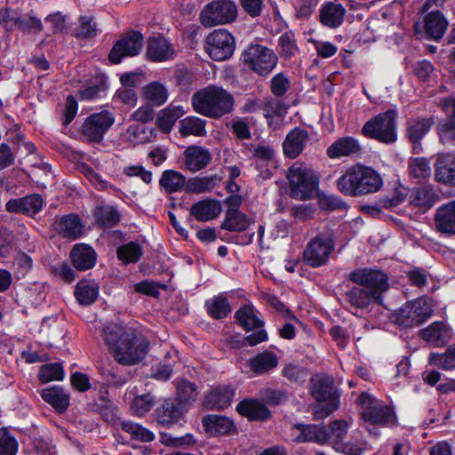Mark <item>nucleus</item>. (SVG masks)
<instances>
[{
    "label": "nucleus",
    "mask_w": 455,
    "mask_h": 455,
    "mask_svg": "<svg viewBox=\"0 0 455 455\" xmlns=\"http://www.w3.org/2000/svg\"><path fill=\"white\" fill-rule=\"evenodd\" d=\"M103 340L114 359L120 364L140 363L148 355L149 343L141 334L127 331L119 323H108L102 329Z\"/></svg>",
    "instance_id": "f257e3e1"
},
{
    "label": "nucleus",
    "mask_w": 455,
    "mask_h": 455,
    "mask_svg": "<svg viewBox=\"0 0 455 455\" xmlns=\"http://www.w3.org/2000/svg\"><path fill=\"white\" fill-rule=\"evenodd\" d=\"M194 110L210 118H219L234 108L233 96L222 87L210 85L196 92L191 97Z\"/></svg>",
    "instance_id": "f03ea898"
},
{
    "label": "nucleus",
    "mask_w": 455,
    "mask_h": 455,
    "mask_svg": "<svg viewBox=\"0 0 455 455\" xmlns=\"http://www.w3.org/2000/svg\"><path fill=\"white\" fill-rule=\"evenodd\" d=\"M290 196L306 201L315 197L319 187V176L311 168L300 163L293 164L288 171Z\"/></svg>",
    "instance_id": "7ed1b4c3"
},
{
    "label": "nucleus",
    "mask_w": 455,
    "mask_h": 455,
    "mask_svg": "<svg viewBox=\"0 0 455 455\" xmlns=\"http://www.w3.org/2000/svg\"><path fill=\"white\" fill-rule=\"evenodd\" d=\"M397 112L389 109L368 120L362 128V134L384 144H393L397 140Z\"/></svg>",
    "instance_id": "20e7f679"
},
{
    "label": "nucleus",
    "mask_w": 455,
    "mask_h": 455,
    "mask_svg": "<svg viewBox=\"0 0 455 455\" xmlns=\"http://www.w3.org/2000/svg\"><path fill=\"white\" fill-rule=\"evenodd\" d=\"M362 408L364 421L379 427H388L395 423V416L393 409L383 401L376 399L363 392L357 398Z\"/></svg>",
    "instance_id": "39448f33"
},
{
    "label": "nucleus",
    "mask_w": 455,
    "mask_h": 455,
    "mask_svg": "<svg viewBox=\"0 0 455 455\" xmlns=\"http://www.w3.org/2000/svg\"><path fill=\"white\" fill-rule=\"evenodd\" d=\"M310 393L318 402L325 403L321 408L324 416L330 415L339 405V393L331 376L317 374L310 379Z\"/></svg>",
    "instance_id": "423d86ee"
},
{
    "label": "nucleus",
    "mask_w": 455,
    "mask_h": 455,
    "mask_svg": "<svg viewBox=\"0 0 455 455\" xmlns=\"http://www.w3.org/2000/svg\"><path fill=\"white\" fill-rule=\"evenodd\" d=\"M335 242L331 231L322 232L311 238L303 251V261L311 267H319L330 259Z\"/></svg>",
    "instance_id": "0eeeda50"
},
{
    "label": "nucleus",
    "mask_w": 455,
    "mask_h": 455,
    "mask_svg": "<svg viewBox=\"0 0 455 455\" xmlns=\"http://www.w3.org/2000/svg\"><path fill=\"white\" fill-rule=\"evenodd\" d=\"M432 314L431 305L425 299H418L404 304L395 312L393 318L399 326L414 328L424 323Z\"/></svg>",
    "instance_id": "6e6552de"
},
{
    "label": "nucleus",
    "mask_w": 455,
    "mask_h": 455,
    "mask_svg": "<svg viewBox=\"0 0 455 455\" xmlns=\"http://www.w3.org/2000/svg\"><path fill=\"white\" fill-rule=\"evenodd\" d=\"M243 60L250 69L259 76H267L278 61L272 49L259 44L249 45L243 52Z\"/></svg>",
    "instance_id": "1a4fd4ad"
},
{
    "label": "nucleus",
    "mask_w": 455,
    "mask_h": 455,
    "mask_svg": "<svg viewBox=\"0 0 455 455\" xmlns=\"http://www.w3.org/2000/svg\"><path fill=\"white\" fill-rule=\"evenodd\" d=\"M236 17L237 6L233 0H212L200 13L201 23L208 28L231 23Z\"/></svg>",
    "instance_id": "9d476101"
},
{
    "label": "nucleus",
    "mask_w": 455,
    "mask_h": 455,
    "mask_svg": "<svg viewBox=\"0 0 455 455\" xmlns=\"http://www.w3.org/2000/svg\"><path fill=\"white\" fill-rule=\"evenodd\" d=\"M348 278L379 299L389 288L387 274L376 267L357 268L349 274Z\"/></svg>",
    "instance_id": "9b49d317"
},
{
    "label": "nucleus",
    "mask_w": 455,
    "mask_h": 455,
    "mask_svg": "<svg viewBox=\"0 0 455 455\" xmlns=\"http://www.w3.org/2000/svg\"><path fill=\"white\" fill-rule=\"evenodd\" d=\"M235 48V38L227 29H215L206 37V52L213 60L229 59Z\"/></svg>",
    "instance_id": "f8f14e48"
},
{
    "label": "nucleus",
    "mask_w": 455,
    "mask_h": 455,
    "mask_svg": "<svg viewBox=\"0 0 455 455\" xmlns=\"http://www.w3.org/2000/svg\"><path fill=\"white\" fill-rule=\"evenodd\" d=\"M142 45V34L138 31L131 30L113 45L108 59L112 63L118 64L124 57L138 55Z\"/></svg>",
    "instance_id": "ddd939ff"
},
{
    "label": "nucleus",
    "mask_w": 455,
    "mask_h": 455,
    "mask_svg": "<svg viewBox=\"0 0 455 455\" xmlns=\"http://www.w3.org/2000/svg\"><path fill=\"white\" fill-rule=\"evenodd\" d=\"M114 122L113 115L108 111L92 114L82 126L83 135L90 141H100Z\"/></svg>",
    "instance_id": "4468645a"
},
{
    "label": "nucleus",
    "mask_w": 455,
    "mask_h": 455,
    "mask_svg": "<svg viewBox=\"0 0 455 455\" xmlns=\"http://www.w3.org/2000/svg\"><path fill=\"white\" fill-rule=\"evenodd\" d=\"M289 107L285 98L274 95L267 97L261 101L251 102L250 105H246L248 111L256 112L260 110L267 119L283 117L287 114Z\"/></svg>",
    "instance_id": "2eb2a0df"
},
{
    "label": "nucleus",
    "mask_w": 455,
    "mask_h": 455,
    "mask_svg": "<svg viewBox=\"0 0 455 455\" xmlns=\"http://www.w3.org/2000/svg\"><path fill=\"white\" fill-rule=\"evenodd\" d=\"M434 124V116L417 117L408 120L406 134L409 140L412 143V152L414 154L422 152L421 140L427 134Z\"/></svg>",
    "instance_id": "dca6fc26"
},
{
    "label": "nucleus",
    "mask_w": 455,
    "mask_h": 455,
    "mask_svg": "<svg viewBox=\"0 0 455 455\" xmlns=\"http://www.w3.org/2000/svg\"><path fill=\"white\" fill-rule=\"evenodd\" d=\"M44 201L39 194H31L20 198L10 199L5 204V210L11 213H21L34 217L39 213Z\"/></svg>",
    "instance_id": "f3484780"
},
{
    "label": "nucleus",
    "mask_w": 455,
    "mask_h": 455,
    "mask_svg": "<svg viewBox=\"0 0 455 455\" xmlns=\"http://www.w3.org/2000/svg\"><path fill=\"white\" fill-rule=\"evenodd\" d=\"M363 148L359 140L352 136L337 139L326 149V155L331 159L353 157L362 153Z\"/></svg>",
    "instance_id": "a211bd4d"
},
{
    "label": "nucleus",
    "mask_w": 455,
    "mask_h": 455,
    "mask_svg": "<svg viewBox=\"0 0 455 455\" xmlns=\"http://www.w3.org/2000/svg\"><path fill=\"white\" fill-rule=\"evenodd\" d=\"M147 57L155 62H163L172 59L175 50L172 44L164 36H151L147 42Z\"/></svg>",
    "instance_id": "6ab92c4d"
},
{
    "label": "nucleus",
    "mask_w": 455,
    "mask_h": 455,
    "mask_svg": "<svg viewBox=\"0 0 455 455\" xmlns=\"http://www.w3.org/2000/svg\"><path fill=\"white\" fill-rule=\"evenodd\" d=\"M186 410L180 403L175 399H166L156 408L154 412L156 420L163 426H170L178 423Z\"/></svg>",
    "instance_id": "aec40b11"
},
{
    "label": "nucleus",
    "mask_w": 455,
    "mask_h": 455,
    "mask_svg": "<svg viewBox=\"0 0 455 455\" xmlns=\"http://www.w3.org/2000/svg\"><path fill=\"white\" fill-rule=\"evenodd\" d=\"M435 225L438 232L446 235H455V200L437 208Z\"/></svg>",
    "instance_id": "412c9836"
},
{
    "label": "nucleus",
    "mask_w": 455,
    "mask_h": 455,
    "mask_svg": "<svg viewBox=\"0 0 455 455\" xmlns=\"http://www.w3.org/2000/svg\"><path fill=\"white\" fill-rule=\"evenodd\" d=\"M419 335L429 345L441 347L450 341L451 331L443 322H434L421 330Z\"/></svg>",
    "instance_id": "4be33fe9"
},
{
    "label": "nucleus",
    "mask_w": 455,
    "mask_h": 455,
    "mask_svg": "<svg viewBox=\"0 0 455 455\" xmlns=\"http://www.w3.org/2000/svg\"><path fill=\"white\" fill-rule=\"evenodd\" d=\"M380 175L372 168L358 165L357 196L375 193L382 187Z\"/></svg>",
    "instance_id": "5701e85b"
},
{
    "label": "nucleus",
    "mask_w": 455,
    "mask_h": 455,
    "mask_svg": "<svg viewBox=\"0 0 455 455\" xmlns=\"http://www.w3.org/2000/svg\"><path fill=\"white\" fill-rule=\"evenodd\" d=\"M309 140L307 131L296 127L288 132L283 143V152L290 158L297 157Z\"/></svg>",
    "instance_id": "b1692460"
},
{
    "label": "nucleus",
    "mask_w": 455,
    "mask_h": 455,
    "mask_svg": "<svg viewBox=\"0 0 455 455\" xmlns=\"http://www.w3.org/2000/svg\"><path fill=\"white\" fill-rule=\"evenodd\" d=\"M436 181L455 187V156L450 154L440 155L435 164Z\"/></svg>",
    "instance_id": "393cba45"
},
{
    "label": "nucleus",
    "mask_w": 455,
    "mask_h": 455,
    "mask_svg": "<svg viewBox=\"0 0 455 455\" xmlns=\"http://www.w3.org/2000/svg\"><path fill=\"white\" fill-rule=\"evenodd\" d=\"M70 259L77 270L85 271L95 266L97 254L91 246L79 243L71 250Z\"/></svg>",
    "instance_id": "a878e982"
},
{
    "label": "nucleus",
    "mask_w": 455,
    "mask_h": 455,
    "mask_svg": "<svg viewBox=\"0 0 455 455\" xmlns=\"http://www.w3.org/2000/svg\"><path fill=\"white\" fill-rule=\"evenodd\" d=\"M293 427L300 431V435L296 437L298 443H324L329 440V430L323 425L296 423Z\"/></svg>",
    "instance_id": "bb28decb"
},
{
    "label": "nucleus",
    "mask_w": 455,
    "mask_h": 455,
    "mask_svg": "<svg viewBox=\"0 0 455 455\" xmlns=\"http://www.w3.org/2000/svg\"><path fill=\"white\" fill-rule=\"evenodd\" d=\"M185 165L193 172L205 168L212 161V155L208 149L199 146H190L184 151Z\"/></svg>",
    "instance_id": "cd10ccee"
},
{
    "label": "nucleus",
    "mask_w": 455,
    "mask_h": 455,
    "mask_svg": "<svg viewBox=\"0 0 455 455\" xmlns=\"http://www.w3.org/2000/svg\"><path fill=\"white\" fill-rule=\"evenodd\" d=\"M448 28V21L440 11H433L424 17V32L428 38L440 40Z\"/></svg>",
    "instance_id": "c85d7f7f"
},
{
    "label": "nucleus",
    "mask_w": 455,
    "mask_h": 455,
    "mask_svg": "<svg viewBox=\"0 0 455 455\" xmlns=\"http://www.w3.org/2000/svg\"><path fill=\"white\" fill-rule=\"evenodd\" d=\"M84 225L76 214H68L60 217L55 222V229L63 237L76 240L83 234Z\"/></svg>",
    "instance_id": "c756f323"
},
{
    "label": "nucleus",
    "mask_w": 455,
    "mask_h": 455,
    "mask_svg": "<svg viewBox=\"0 0 455 455\" xmlns=\"http://www.w3.org/2000/svg\"><path fill=\"white\" fill-rule=\"evenodd\" d=\"M346 14V9L342 4L333 2H328L322 5L320 10V21L325 27L330 28H339Z\"/></svg>",
    "instance_id": "7c9ffc66"
},
{
    "label": "nucleus",
    "mask_w": 455,
    "mask_h": 455,
    "mask_svg": "<svg viewBox=\"0 0 455 455\" xmlns=\"http://www.w3.org/2000/svg\"><path fill=\"white\" fill-rule=\"evenodd\" d=\"M156 137V133L154 129L140 124L129 125L121 134L122 140L133 147L148 143L155 140Z\"/></svg>",
    "instance_id": "2f4dec72"
},
{
    "label": "nucleus",
    "mask_w": 455,
    "mask_h": 455,
    "mask_svg": "<svg viewBox=\"0 0 455 455\" xmlns=\"http://www.w3.org/2000/svg\"><path fill=\"white\" fill-rule=\"evenodd\" d=\"M221 212L220 204L217 200L204 199L194 204L190 213L199 221H209Z\"/></svg>",
    "instance_id": "473e14b6"
},
{
    "label": "nucleus",
    "mask_w": 455,
    "mask_h": 455,
    "mask_svg": "<svg viewBox=\"0 0 455 455\" xmlns=\"http://www.w3.org/2000/svg\"><path fill=\"white\" fill-rule=\"evenodd\" d=\"M41 397L59 412L65 411L69 405V395L60 386L43 389Z\"/></svg>",
    "instance_id": "72a5a7b5"
},
{
    "label": "nucleus",
    "mask_w": 455,
    "mask_h": 455,
    "mask_svg": "<svg viewBox=\"0 0 455 455\" xmlns=\"http://www.w3.org/2000/svg\"><path fill=\"white\" fill-rule=\"evenodd\" d=\"M186 112L183 106L172 103L158 113L156 124L164 132H169L175 122L185 115Z\"/></svg>",
    "instance_id": "f704fd0d"
},
{
    "label": "nucleus",
    "mask_w": 455,
    "mask_h": 455,
    "mask_svg": "<svg viewBox=\"0 0 455 455\" xmlns=\"http://www.w3.org/2000/svg\"><path fill=\"white\" fill-rule=\"evenodd\" d=\"M437 199L438 196L431 187L415 188L411 192L409 197L410 203L422 212L433 207Z\"/></svg>",
    "instance_id": "c9c22d12"
},
{
    "label": "nucleus",
    "mask_w": 455,
    "mask_h": 455,
    "mask_svg": "<svg viewBox=\"0 0 455 455\" xmlns=\"http://www.w3.org/2000/svg\"><path fill=\"white\" fill-rule=\"evenodd\" d=\"M278 357L275 352L265 350L257 354L250 362L251 370L257 375H263L278 365Z\"/></svg>",
    "instance_id": "e433bc0d"
},
{
    "label": "nucleus",
    "mask_w": 455,
    "mask_h": 455,
    "mask_svg": "<svg viewBox=\"0 0 455 455\" xmlns=\"http://www.w3.org/2000/svg\"><path fill=\"white\" fill-rule=\"evenodd\" d=\"M379 299L361 286H355L346 294V301L356 309H366L372 302Z\"/></svg>",
    "instance_id": "4c0bfd02"
},
{
    "label": "nucleus",
    "mask_w": 455,
    "mask_h": 455,
    "mask_svg": "<svg viewBox=\"0 0 455 455\" xmlns=\"http://www.w3.org/2000/svg\"><path fill=\"white\" fill-rule=\"evenodd\" d=\"M337 188L345 196H357L358 165L348 168L336 181Z\"/></svg>",
    "instance_id": "58836bf2"
},
{
    "label": "nucleus",
    "mask_w": 455,
    "mask_h": 455,
    "mask_svg": "<svg viewBox=\"0 0 455 455\" xmlns=\"http://www.w3.org/2000/svg\"><path fill=\"white\" fill-rule=\"evenodd\" d=\"M99 285L93 281H79L75 289V296L80 305H92L99 296Z\"/></svg>",
    "instance_id": "ea45409f"
},
{
    "label": "nucleus",
    "mask_w": 455,
    "mask_h": 455,
    "mask_svg": "<svg viewBox=\"0 0 455 455\" xmlns=\"http://www.w3.org/2000/svg\"><path fill=\"white\" fill-rule=\"evenodd\" d=\"M236 410L251 420H262L269 417L268 409L256 400H244L238 403Z\"/></svg>",
    "instance_id": "a19ab883"
},
{
    "label": "nucleus",
    "mask_w": 455,
    "mask_h": 455,
    "mask_svg": "<svg viewBox=\"0 0 455 455\" xmlns=\"http://www.w3.org/2000/svg\"><path fill=\"white\" fill-rule=\"evenodd\" d=\"M204 307L209 315L214 319L225 318L231 312L228 299L223 293L207 299L204 303Z\"/></svg>",
    "instance_id": "79ce46f5"
},
{
    "label": "nucleus",
    "mask_w": 455,
    "mask_h": 455,
    "mask_svg": "<svg viewBox=\"0 0 455 455\" xmlns=\"http://www.w3.org/2000/svg\"><path fill=\"white\" fill-rule=\"evenodd\" d=\"M234 395V389L230 387H218L206 396L205 404L223 410L231 403Z\"/></svg>",
    "instance_id": "37998d69"
},
{
    "label": "nucleus",
    "mask_w": 455,
    "mask_h": 455,
    "mask_svg": "<svg viewBox=\"0 0 455 455\" xmlns=\"http://www.w3.org/2000/svg\"><path fill=\"white\" fill-rule=\"evenodd\" d=\"M186 184L185 176L174 170L164 171L159 180L160 187L169 194L180 191L184 187L186 188Z\"/></svg>",
    "instance_id": "c03bdc74"
},
{
    "label": "nucleus",
    "mask_w": 455,
    "mask_h": 455,
    "mask_svg": "<svg viewBox=\"0 0 455 455\" xmlns=\"http://www.w3.org/2000/svg\"><path fill=\"white\" fill-rule=\"evenodd\" d=\"M257 311L251 305H244L235 312V318L246 331L262 327L263 321L257 315Z\"/></svg>",
    "instance_id": "a18cd8bd"
},
{
    "label": "nucleus",
    "mask_w": 455,
    "mask_h": 455,
    "mask_svg": "<svg viewBox=\"0 0 455 455\" xmlns=\"http://www.w3.org/2000/svg\"><path fill=\"white\" fill-rule=\"evenodd\" d=\"M177 402L180 403L187 411L188 406L196 400L198 395L197 386L187 379H180L176 383Z\"/></svg>",
    "instance_id": "49530a36"
},
{
    "label": "nucleus",
    "mask_w": 455,
    "mask_h": 455,
    "mask_svg": "<svg viewBox=\"0 0 455 455\" xmlns=\"http://www.w3.org/2000/svg\"><path fill=\"white\" fill-rule=\"evenodd\" d=\"M100 28L92 15H83L79 18L74 35L79 40L95 37L100 33Z\"/></svg>",
    "instance_id": "de8ad7c7"
},
{
    "label": "nucleus",
    "mask_w": 455,
    "mask_h": 455,
    "mask_svg": "<svg viewBox=\"0 0 455 455\" xmlns=\"http://www.w3.org/2000/svg\"><path fill=\"white\" fill-rule=\"evenodd\" d=\"M205 120L197 116H187L180 121L179 131L182 137L189 135L204 136L206 133Z\"/></svg>",
    "instance_id": "09e8293b"
},
{
    "label": "nucleus",
    "mask_w": 455,
    "mask_h": 455,
    "mask_svg": "<svg viewBox=\"0 0 455 455\" xmlns=\"http://www.w3.org/2000/svg\"><path fill=\"white\" fill-rule=\"evenodd\" d=\"M218 180L216 175L195 177L187 181L186 191L193 194L208 193L217 187Z\"/></svg>",
    "instance_id": "8fccbe9b"
},
{
    "label": "nucleus",
    "mask_w": 455,
    "mask_h": 455,
    "mask_svg": "<svg viewBox=\"0 0 455 455\" xmlns=\"http://www.w3.org/2000/svg\"><path fill=\"white\" fill-rule=\"evenodd\" d=\"M94 218L100 226L110 228L119 222L120 214L114 206L99 205L94 210Z\"/></svg>",
    "instance_id": "3c124183"
},
{
    "label": "nucleus",
    "mask_w": 455,
    "mask_h": 455,
    "mask_svg": "<svg viewBox=\"0 0 455 455\" xmlns=\"http://www.w3.org/2000/svg\"><path fill=\"white\" fill-rule=\"evenodd\" d=\"M120 427L131 435L132 439L142 443L152 442L155 439V434L143 426L130 420L120 422Z\"/></svg>",
    "instance_id": "603ef678"
},
{
    "label": "nucleus",
    "mask_w": 455,
    "mask_h": 455,
    "mask_svg": "<svg viewBox=\"0 0 455 455\" xmlns=\"http://www.w3.org/2000/svg\"><path fill=\"white\" fill-rule=\"evenodd\" d=\"M144 96L151 106L159 107L166 102L168 92L164 84L153 82L144 88Z\"/></svg>",
    "instance_id": "864d4df0"
},
{
    "label": "nucleus",
    "mask_w": 455,
    "mask_h": 455,
    "mask_svg": "<svg viewBox=\"0 0 455 455\" xmlns=\"http://www.w3.org/2000/svg\"><path fill=\"white\" fill-rule=\"evenodd\" d=\"M251 224V220L242 212L234 213H226L225 219L220 228L233 232H241L245 230Z\"/></svg>",
    "instance_id": "5fc2aeb1"
},
{
    "label": "nucleus",
    "mask_w": 455,
    "mask_h": 455,
    "mask_svg": "<svg viewBox=\"0 0 455 455\" xmlns=\"http://www.w3.org/2000/svg\"><path fill=\"white\" fill-rule=\"evenodd\" d=\"M408 172L411 178L419 182L427 180L431 175V167L427 159L424 157L411 158L408 164Z\"/></svg>",
    "instance_id": "6e6d98bb"
},
{
    "label": "nucleus",
    "mask_w": 455,
    "mask_h": 455,
    "mask_svg": "<svg viewBox=\"0 0 455 455\" xmlns=\"http://www.w3.org/2000/svg\"><path fill=\"white\" fill-rule=\"evenodd\" d=\"M428 362L445 371L455 369V345L450 346L443 354L431 353Z\"/></svg>",
    "instance_id": "4d7b16f0"
},
{
    "label": "nucleus",
    "mask_w": 455,
    "mask_h": 455,
    "mask_svg": "<svg viewBox=\"0 0 455 455\" xmlns=\"http://www.w3.org/2000/svg\"><path fill=\"white\" fill-rule=\"evenodd\" d=\"M204 424L208 430L220 435L230 432L234 427L231 419L220 415H209L204 419Z\"/></svg>",
    "instance_id": "13d9d810"
},
{
    "label": "nucleus",
    "mask_w": 455,
    "mask_h": 455,
    "mask_svg": "<svg viewBox=\"0 0 455 455\" xmlns=\"http://www.w3.org/2000/svg\"><path fill=\"white\" fill-rule=\"evenodd\" d=\"M142 248L135 242L121 245L116 251L117 258L125 264L136 263L142 256Z\"/></svg>",
    "instance_id": "bf43d9fd"
},
{
    "label": "nucleus",
    "mask_w": 455,
    "mask_h": 455,
    "mask_svg": "<svg viewBox=\"0 0 455 455\" xmlns=\"http://www.w3.org/2000/svg\"><path fill=\"white\" fill-rule=\"evenodd\" d=\"M299 51L296 39L291 32L282 34L278 39L277 52L282 58L290 59Z\"/></svg>",
    "instance_id": "052dcab7"
},
{
    "label": "nucleus",
    "mask_w": 455,
    "mask_h": 455,
    "mask_svg": "<svg viewBox=\"0 0 455 455\" xmlns=\"http://www.w3.org/2000/svg\"><path fill=\"white\" fill-rule=\"evenodd\" d=\"M291 84L286 74L280 72L270 80L269 89L272 95L286 99L287 92L291 90Z\"/></svg>",
    "instance_id": "680f3d73"
},
{
    "label": "nucleus",
    "mask_w": 455,
    "mask_h": 455,
    "mask_svg": "<svg viewBox=\"0 0 455 455\" xmlns=\"http://www.w3.org/2000/svg\"><path fill=\"white\" fill-rule=\"evenodd\" d=\"M38 378L43 383L61 380L64 378L63 367L59 363L42 365L39 370Z\"/></svg>",
    "instance_id": "e2e57ef3"
},
{
    "label": "nucleus",
    "mask_w": 455,
    "mask_h": 455,
    "mask_svg": "<svg viewBox=\"0 0 455 455\" xmlns=\"http://www.w3.org/2000/svg\"><path fill=\"white\" fill-rule=\"evenodd\" d=\"M80 172L98 190H111L114 193L118 191L115 186L103 180L102 177L96 173L94 170L89 165L82 164L80 166Z\"/></svg>",
    "instance_id": "0e129e2a"
},
{
    "label": "nucleus",
    "mask_w": 455,
    "mask_h": 455,
    "mask_svg": "<svg viewBox=\"0 0 455 455\" xmlns=\"http://www.w3.org/2000/svg\"><path fill=\"white\" fill-rule=\"evenodd\" d=\"M15 19V27L22 32L37 33L43 30L41 20L29 13L19 15Z\"/></svg>",
    "instance_id": "69168bd1"
},
{
    "label": "nucleus",
    "mask_w": 455,
    "mask_h": 455,
    "mask_svg": "<svg viewBox=\"0 0 455 455\" xmlns=\"http://www.w3.org/2000/svg\"><path fill=\"white\" fill-rule=\"evenodd\" d=\"M156 403V399L151 394L136 396L131 405L132 413L141 417L148 412Z\"/></svg>",
    "instance_id": "338daca9"
},
{
    "label": "nucleus",
    "mask_w": 455,
    "mask_h": 455,
    "mask_svg": "<svg viewBox=\"0 0 455 455\" xmlns=\"http://www.w3.org/2000/svg\"><path fill=\"white\" fill-rule=\"evenodd\" d=\"M335 449L346 455H362L369 448L365 440H355L347 443H335Z\"/></svg>",
    "instance_id": "774afa93"
}]
</instances>
